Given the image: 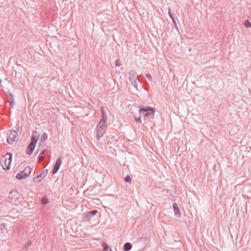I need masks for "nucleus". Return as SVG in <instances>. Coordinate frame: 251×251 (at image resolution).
Wrapping results in <instances>:
<instances>
[{
    "instance_id": "aec40b11",
    "label": "nucleus",
    "mask_w": 251,
    "mask_h": 251,
    "mask_svg": "<svg viewBox=\"0 0 251 251\" xmlns=\"http://www.w3.org/2000/svg\"><path fill=\"white\" fill-rule=\"evenodd\" d=\"M244 25L246 27H251V23L249 22V20H246L244 22Z\"/></svg>"
},
{
    "instance_id": "f257e3e1",
    "label": "nucleus",
    "mask_w": 251,
    "mask_h": 251,
    "mask_svg": "<svg viewBox=\"0 0 251 251\" xmlns=\"http://www.w3.org/2000/svg\"><path fill=\"white\" fill-rule=\"evenodd\" d=\"M139 113L145 118L153 119L155 114V109L151 106H139Z\"/></svg>"
},
{
    "instance_id": "9d476101",
    "label": "nucleus",
    "mask_w": 251,
    "mask_h": 251,
    "mask_svg": "<svg viewBox=\"0 0 251 251\" xmlns=\"http://www.w3.org/2000/svg\"><path fill=\"white\" fill-rule=\"evenodd\" d=\"M173 206V209H174V213H175L176 216L178 218L180 217V215H181V213H180V211L179 210V209L178 207L177 203H174Z\"/></svg>"
},
{
    "instance_id": "6ab92c4d",
    "label": "nucleus",
    "mask_w": 251,
    "mask_h": 251,
    "mask_svg": "<svg viewBox=\"0 0 251 251\" xmlns=\"http://www.w3.org/2000/svg\"><path fill=\"white\" fill-rule=\"evenodd\" d=\"M49 202L48 199L46 197H44L42 199V203L43 204H47Z\"/></svg>"
},
{
    "instance_id": "2f4dec72",
    "label": "nucleus",
    "mask_w": 251,
    "mask_h": 251,
    "mask_svg": "<svg viewBox=\"0 0 251 251\" xmlns=\"http://www.w3.org/2000/svg\"><path fill=\"white\" fill-rule=\"evenodd\" d=\"M44 151H42V155H43V154H44Z\"/></svg>"
},
{
    "instance_id": "c756f323",
    "label": "nucleus",
    "mask_w": 251,
    "mask_h": 251,
    "mask_svg": "<svg viewBox=\"0 0 251 251\" xmlns=\"http://www.w3.org/2000/svg\"><path fill=\"white\" fill-rule=\"evenodd\" d=\"M14 98V96L13 95V94L12 93H9L8 95V99H10V98Z\"/></svg>"
},
{
    "instance_id": "4468645a",
    "label": "nucleus",
    "mask_w": 251,
    "mask_h": 251,
    "mask_svg": "<svg viewBox=\"0 0 251 251\" xmlns=\"http://www.w3.org/2000/svg\"><path fill=\"white\" fill-rule=\"evenodd\" d=\"M131 248L132 245L129 242L125 243L124 245V250L125 251H129L131 250Z\"/></svg>"
},
{
    "instance_id": "f03ea898",
    "label": "nucleus",
    "mask_w": 251,
    "mask_h": 251,
    "mask_svg": "<svg viewBox=\"0 0 251 251\" xmlns=\"http://www.w3.org/2000/svg\"><path fill=\"white\" fill-rule=\"evenodd\" d=\"M12 157V154L9 153L5 154V155L3 156L1 160L0 164L3 170H8L10 169Z\"/></svg>"
},
{
    "instance_id": "9b49d317",
    "label": "nucleus",
    "mask_w": 251,
    "mask_h": 251,
    "mask_svg": "<svg viewBox=\"0 0 251 251\" xmlns=\"http://www.w3.org/2000/svg\"><path fill=\"white\" fill-rule=\"evenodd\" d=\"M35 145H36L30 143L26 151V153L27 154L30 155L32 153L35 148Z\"/></svg>"
},
{
    "instance_id": "393cba45",
    "label": "nucleus",
    "mask_w": 251,
    "mask_h": 251,
    "mask_svg": "<svg viewBox=\"0 0 251 251\" xmlns=\"http://www.w3.org/2000/svg\"><path fill=\"white\" fill-rule=\"evenodd\" d=\"M146 76L150 81L152 80V77H151V76L149 74H146Z\"/></svg>"
},
{
    "instance_id": "ddd939ff",
    "label": "nucleus",
    "mask_w": 251,
    "mask_h": 251,
    "mask_svg": "<svg viewBox=\"0 0 251 251\" xmlns=\"http://www.w3.org/2000/svg\"><path fill=\"white\" fill-rule=\"evenodd\" d=\"M26 177L25 174L23 171L19 172L16 176V178L18 179H22Z\"/></svg>"
},
{
    "instance_id": "cd10ccee",
    "label": "nucleus",
    "mask_w": 251,
    "mask_h": 251,
    "mask_svg": "<svg viewBox=\"0 0 251 251\" xmlns=\"http://www.w3.org/2000/svg\"><path fill=\"white\" fill-rule=\"evenodd\" d=\"M108 246L107 245L104 244L103 251H108Z\"/></svg>"
},
{
    "instance_id": "20e7f679",
    "label": "nucleus",
    "mask_w": 251,
    "mask_h": 251,
    "mask_svg": "<svg viewBox=\"0 0 251 251\" xmlns=\"http://www.w3.org/2000/svg\"><path fill=\"white\" fill-rule=\"evenodd\" d=\"M18 133L15 130H10L7 133V142L9 144H12L17 142Z\"/></svg>"
},
{
    "instance_id": "c85d7f7f",
    "label": "nucleus",
    "mask_w": 251,
    "mask_h": 251,
    "mask_svg": "<svg viewBox=\"0 0 251 251\" xmlns=\"http://www.w3.org/2000/svg\"><path fill=\"white\" fill-rule=\"evenodd\" d=\"M9 104L11 107L13 108L14 106V101H9Z\"/></svg>"
},
{
    "instance_id": "a878e982",
    "label": "nucleus",
    "mask_w": 251,
    "mask_h": 251,
    "mask_svg": "<svg viewBox=\"0 0 251 251\" xmlns=\"http://www.w3.org/2000/svg\"><path fill=\"white\" fill-rule=\"evenodd\" d=\"M134 119H135V120L136 122H139L140 123H142V121H141V119L140 117L137 118V117H134Z\"/></svg>"
},
{
    "instance_id": "7c9ffc66",
    "label": "nucleus",
    "mask_w": 251,
    "mask_h": 251,
    "mask_svg": "<svg viewBox=\"0 0 251 251\" xmlns=\"http://www.w3.org/2000/svg\"><path fill=\"white\" fill-rule=\"evenodd\" d=\"M9 101H14V98H10V99H8V101L9 102Z\"/></svg>"
},
{
    "instance_id": "5701e85b",
    "label": "nucleus",
    "mask_w": 251,
    "mask_h": 251,
    "mask_svg": "<svg viewBox=\"0 0 251 251\" xmlns=\"http://www.w3.org/2000/svg\"><path fill=\"white\" fill-rule=\"evenodd\" d=\"M0 229L1 230H3L4 229H6V225L5 224H1L0 225Z\"/></svg>"
},
{
    "instance_id": "412c9836",
    "label": "nucleus",
    "mask_w": 251,
    "mask_h": 251,
    "mask_svg": "<svg viewBox=\"0 0 251 251\" xmlns=\"http://www.w3.org/2000/svg\"><path fill=\"white\" fill-rule=\"evenodd\" d=\"M48 138V135L47 133H44L42 134L41 136V140H46Z\"/></svg>"
},
{
    "instance_id": "dca6fc26",
    "label": "nucleus",
    "mask_w": 251,
    "mask_h": 251,
    "mask_svg": "<svg viewBox=\"0 0 251 251\" xmlns=\"http://www.w3.org/2000/svg\"><path fill=\"white\" fill-rule=\"evenodd\" d=\"M23 172H24V174H25L26 176H27L31 173V169L28 166L26 167L25 168V169L23 171Z\"/></svg>"
},
{
    "instance_id": "f3484780",
    "label": "nucleus",
    "mask_w": 251,
    "mask_h": 251,
    "mask_svg": "<svg viewBox=\"0 0 251 251\" xmlns=\"http://www.w3.org/2000/svg\"><path fill=\"white\" fill-rule=\"evenodd\" d=\"M31 241H29L25 244V245L24 246V248L25 249V251H27L28 248L31 246Z\"/></svg>"
},
{
    "instance_id": "f8f14e48",
    "label": "nucleus",
    "mask_w": 251,
    "mask_h": 251,
    "mask_svg": "<svg viewBox=\"0 0 251 251\" xmlns=\"http://www.w3.org/2000/svg\"><path fill=\"white\" fill-rule=\"evenodd\" d=\"M106 121L100 120V123L98 125L97 127H98V128H103L106 129V127H107L106 126Z\"/></svg>"
},
{
    "instance_id": "39448f33",
    "label": "nucleus",
    "mask_w": 251,
    "mask_h": 251,
    "mask_svg": "<svg viewBox=\"0 0 251 251\" xmlns=\"http://www.w3.org/2000/svg\"><path fill=\"white\" fill-rule=\"evenodd\" d=\"M20 197V194L16 190L11 191L9 194L10 202H16Z\"/></svg>"
},
{
    "instance_id": "b1692460",
    "label": "nucleus",
    "mask_w": 251,
    "mask_h": 251,
    "mask_svg": "<svg viewBox=\"0 0 251 251\" xmlns=\"http://www.w3.org/2000/svg\"><path fill=\"white\" fill-rule=\"evenodd\" d=\"M98 212L97 210H94L92 211H90L89 212L88 214H91L92 215H94L96 214Z\"/></svg>"
},
{
    "instance_id": "7ed1b4c3",
    "label": "nucleus",
    "mask_w": 251,
    "mask_h": 251,
    "mask_svg": "<svg viewBox=\"0 0 251 251\" xmlns=\"http://www.w3.org/2000/svg\"><path fill=\"white\" fill-rule=\"evenodd\" d=\"M129 79L131 84L136 88H137V82H140L139 76L137 75L135 71L131 70L129 72Z\"/></svg>"
},
{
    "instance_id": "a211bd4d",
    "label": "nucleus",
    "mask_w": 251,
    "mask_h": 251,
    "mask_svg": "<svg viewBox=\"0 0 251 251\" xmlns=\"http://www.w3.org/2000/svg\"><path fill=\"white\" fill-rule=\"evenodd\" d=\"M169 15L170 17H171V19L172 20V21H173V23L174 24V25H176V22L173 16V14H172V13L170 11V9H169Z\"/></svg>"
},
{
    "instance_id": "4be33fe9",
    "label": "nucleus",
    "mask_w": 251,
    "mask_h": 251,
    "mask_svg": "<svg viewBox=\"0 0 251 251\" xmlns=\"http://www.w3.org/2000/svg\"><path fill=\"white\" fill-rule=\"evenodd\" d=\"M125 180L126 182H129V183H131V178L130 177V176H126L125 177Z\"/></svg>"
},
{
    "instance_id": "6e6552de",
    "label": "nucleus",
    "mask_w": 251,
    "mask_h": 251,
    "mask_svg": "<svg viewBox=\"0 0 251 251\" xmlns=\"http://www.w3.org/2000/svg\"><path fill=\"white\" fill-rule=\"evenodd\" d=\"M39 134L37 131H33L32 132V137L31 140V143L36 145L37 141L38 140Z\"/></svg>"
},
{
    "instance_id": "0eeeda50",
    "label": "nucleus",
    "mask_w": 251,
    "mask_h": 251,
    "mask_svg": "<svg viewBox=\"0 0 251 251\" xmlns=\"http://www.w3.org/2000/svg\"><path fill=\"white\" fill-rule=\"evenodd\" d=\"M62 160V157H58V159L56 160V162L54 165V166L52 171V175H54L58 171V170L61 164Z\"/></svg>"
},
{
    "instance_id": "2eb2a0df",
    "label": "nucleus",
    "mask_w": 251,
    "mask_h": 251,
    "mask_svg": "<svg viewBox=\"0 0 251 251\" xmlns=\"http://www.w3.org/2000/svg\"><path fill=\"white\" fill-rule=\"evenodd\" d=\"M101 120L107 121V117L106 113L105 112L104 110H103V107H101Z\"/></svg>"
},
{
    "instance_id": "423d86ee",
    "label": "nucleus",
    "mask_w": 251,
    "mask_h": 251,
    "mask_svg": "<svg viewBox=\"0 0 251 251\" xmlns=\"http://www.w3.org/2000/svg\"><path fill=\"white\" fill-rule=\"evenodd\" d=\"M48 172L47 169L44 170L40 175H38L33 178V181L35 182H40L47 176Z\"/></svg>"
},
{
    "instance_id": "1a4fd4ad",
    "label": "nucleus",
    "mask_w": 251,
    "mask_h": 251,
    "mask_svg": "<svg viewBox=\"0 0 251 251\" xmlns=\"http://www.w3.org/2000/svg\"><path fill=\"white\" fill-rule=\"evenodd\" d=\"M105 129L103 128H100L97 127V138L98 140L103 136L105 132Z\"/></svg>"
},
{
    "instance_id": "bb28decb",
    "label": "nucleus",
    "mask_w": 251,
    "mask_h": 251,
    "mask_svg": "<svg viewBox=\"0 0 251 251\" xmlns=\"http://www.w3.org/2000/svg\"><path fill=\"white\" fill-rule=\"evenodd\" d=\"M121 65V63L119 62V60H117L116 61H115V66L116 67H119Z\"/></svg>"
}]
</instances>
